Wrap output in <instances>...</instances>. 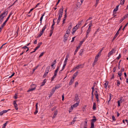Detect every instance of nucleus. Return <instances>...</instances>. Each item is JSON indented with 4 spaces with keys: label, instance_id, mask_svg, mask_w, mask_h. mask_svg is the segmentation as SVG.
Wrapping results in <instances>:
<instances>
[{
    "label": "nucleus",
    "instance_id": "nucleus-1",
    "mask_svg": "<svg viewBox=\"0 0 128 128\" xmlns=\"http://www.w3.org/2000/svg\"><path fill=\"white\" fill-rule=\"evenodd\" d=\"M10 109H8L7 110H4L0 112V116H2L4 114L6 113L8 111L10 110Z\"/></svg>",
    "mask_w": 128,
    "mask_h": 128
},
{
    "label": "nucleus",
    "instance_id": "nucleus-2",
    "mask_svg": "<svg viewBox=\"0 0 128 128\" xmlns=\"http://www.w3.org/2000/svg\"><path fill=\"white\" fill-rule=\"evenodd\" d=\"M77 26L78 25H76V26L73 28L72 30V34H74V32L76 30L78 29V27H77Z\"/></svg>",
    "mask_w": 128,
    "mask_h": 128
},
{
    "label": "nucleus",
    "instance_id": "nucleus-3",
    "mask_svg": "<svg viewBox=\"0 0 128 128\" xmlns=\"http://www.w3.org/2000/svg\"><path fill=\"white\" fill-rule=\"evenodd\" d=\"M64 10V8L63 6L60 9L59 11V13L58 14L62 15L63 11Z\"/></svg>",
    "mask_w": 128,
    "mask_h": 128
},
{
    "label": "nucleus",
    "instance_id": "nucleus-4",
    "mask_svg": "<svg viewBox=\"0 0 128 128\" xmlns=\"http://www.w3.org/2000/svg\"><path fill=\"white\" fill-rule=\"evenodd\" d=\"M46 25H45L43 27V28H42V30L41 31L40 33H41V34H42L43 32L45 30V29H46Z\"/></svg>",
    "mask_w": 128,
    "mask_h": 128
},
{
    "label": "nucleus",
    "instance_id": "nucleus-5",
    "mask_svg": "<svg viewBox=\"0 0 128 128\" xmlns=\"http://www.w3.org/2000/svg\"><path fill=\"white\" fill-rule=\"evenodd\" d=\"M36 110L34 112L35 115L38 112V103H36Z\"/></svg>",
    "mask_w": 128,
    "mask_h": 128
},
{
    "label": "nucleus",
    "instance_id": "nucleus-6",
    "mask_svg": "<svg viewBox=\"0 0 128 128\" xmlns=\"http://www.w3.org/2000/svg\"><path fill=\"white\" fill-rule=\"evenodd\" d=\"M69 36V34L68 33H66L64 36V40H67L68 39V37Z\"/></svg>",
    "mask_w": 128,
    "mask_h": 128
},
{
    "label": "nucleus",
    "instance_id": "nucleus-7",
    "mask_svg": "<svg viewBox=\"0 0 128 128\" xmlns=\"http://www.w3.org/2000/svg\"><path fill=\"white\" fill-rule=\"evenodd\" d=\"M84 40H82L80 42V43L79 44L78 46L76 48H80V46H81L82 44L84 42Z\"/></svg>",
    "mask_w": 128,
    "mask_h": 128
},
{
    "label": "nucleus",
    "instance_id": "nucleus-8",
    "mask_svg": "<svg viewBox=\"0 0 128 128\" xmlns=\"http://www.w3.org/2000/svg\"><path fill=\"white\" fill-rule=\"evenodd\" d=\"M114 50V49H112L111 51L109 52L108 55V57H110V56L112 55V54L113 53Z\"/></svg>",
    "mask_w": 128,
    "mask_h": 128
},
{
    "label": "nucleus",
    "instance_id": "nucleus-9",
    "mask_svg": "<svg viewBox=\"0 0 128 128\" xmlns=\"http://www.w3.org/2000/svg\"><path fill=\"white\" fill-rule=\"evenodd\" d=\"M78 105V103H76L75 104H74L72 106H71V108H72V106L74 108H75L76 107H77Z\"/></svg>",
    "mask_w": 128,
    "mask_h": 128
},
{
    "label": "nucleus",
    "instance_id": "nucleus-10",
    "mask_svg": "<svg viewBox=\"0 0 128 128\" xmlns=\"http://www.w3.org/2000/svg\"><path fill=\"white\" fill-rule=\"evenodd\" d=\"M78 73V72H76L73 75L72 77V78L74 79Z\"/></svg>",
    "mask_w": 128,
    "mask_h": 128
},
{
    "label": "nucleus",
    "instance_id": "nucleus-11",
    "mask_svg": "<svg viewBox=\"0 0 128 128\" xmlns=\"http://www.w3.org/2000/svg\"><path fill=\"white\" fill-rule=\"evenodd\" d=\"M84 0H78V2L77 3L78 4L81 5L82 3Z\"/></svg>",
    "mask_w": 128,
    "mask_h": 128
},
{
    "label": "nucleus",
    "instance_id": "nucleus-12",
    "mask_svg": "<svg viewBox=\"0 0 128 128\" xmlns=\"http://www.w3.org/2000/svg\"><path fill=\"white\" fill-rule=\"evenodd\" d=\"M97 120L96 118H93L91 120V123L94 124V123Z\"/></svg>",
    "mask_w": 128,
    "mask_h": 128
},
{
    "label": "nucleus",
    "instance_id": "nucleus-13",
    "mask_svg": "<svg viewBox=\"0 0 128 128\" xmlns=\"http://www.w3.org/2000/svg\"><path fill=\"white\" fill-rule=\"evenodd\" d=\"M50 67L49 66H48L46 69L45 72L48 73L49 72V70L50 69Z\"/></svg>",
    "mask_w": 128,
    "mask_h": 128
},
{
    "label": "nucleus",
    "instance_id": "nucleus-14",
    "mask_svg": "<svg viewBox=\"0 0 128 128\" xmlns=\"http://www.w3.org/2000/svg\"><path fill=\"white\" fill-rule=\"evenodd\" d=\"M119 5H118L117 6L116 8H114L113 11V13H114V12H116L117 11L118 9V8L119 6Z\"/></svg>",
    "mask_w": 128,
    "mask_h": 128
},
{
    "label": "nucleus",
    "instance_id": "nucleus-15",
    "mask_svg": "<svg viewBox=\"0 0 128 128\" xmlns=\"http://www.w3.org/2000/svg\"><path fill=\"white\" fill-rule=\"evenodd\" d=\"M96 104L95 102H94L93 103L92 108L94 110L96 109Z\"/></svg>",
    "mask_w": 128,
    "mask_h": 128
},
{
    "label": "nucleus",
    "instance_id": "nucleus-16",
    "mask_svg": "<svg viewBox=\"0 0 128 128\" xmlns=\"http://www.w3.org/2000/svg\"><path fill=\"white\" fill-rule=\"evenodd\" d=\"M74 79L72 78L71 79V80H70V82L69 83V84L70 85H72V83L74 81Z\"/></svg>",
    "mask_w": 128,
    "mask_h": 128
},
{
    "label": "nucleus",
    "instance_id": "nucleus-17",
    "mask_svg": "<svg viewBox=\"0 0 128 128\" xmlns=\"http://www.w3.org/2000/svg\"><path fill=\"white\" fill-rule=\"evenodd\" d=\"M68 57H69V54H67L66 55V58L64 62H66L67 63V60H68Z\"/></svg>",
    "mask_w": 128,
    "mask_h": 128
},
{
    "label": "nucleus",
    "instance_id": "nucleus-18",
    "mask_svg": "<svg viewBox=\"0 0 128 128\" xmlns=\"http://www.w3.org/2000/svg\"><path fill=\"white\" fill-rule=\"evenodd\" d=\"M79 99L78 95V94H76L74 98V100L77 101Z\"/></svg>",
    "mask_w": 128,
    "mask_h": 128
},
{
    "label": "nucleus",
    "instance_id": "nucleus-19",
    "mask_svg": "<svg viewBox=\"0 0 128 128\" xmlns=\"http://www.w3.org/2000/svg\"><path fill=\"white\" fill-rule=\"evenodd\" d=\"M94 95L96 96V98H97L98 97V92L97 90L95 91L94 93Z\"/></svg>",
    "mask_w": 128,
    "mask_h": 128
},
{
    "label": "nucleus",
    "instance_id": "nucleus-20",
    "mask_svg": "<svg viewBox=\"0 0 128 128\" xmlns=\"http://www.w3.org/2000/svg\"><path fill=\"white\" fill-rule=\"evenodd\" d=\"M46 79H44L43 82L40 85V86H44L45 83L46 82Z\"/></svg>",
    "mask_w": 128,
    "mask_h": 128
},
{
    "label": "nucleus",
    "instance_id": "nucleus-21",
    "mask_svg": "<svg viewBox=\"0 0 128 128\" xmlns=\"http://www.w3.org/2000/svg\"><path fill=\"white\" fill-rule=\"evenodd\" d=\"M122 100V99L120 98V100H118V106L119 107L120 106V102Z\"/></svg>",
    "mask_w": 128,
    "mask_h": 128
},
{
    "label": "nucleus",
    "instance_id": "nucleus-22",
    "mask_svg": "<svg viewBox=\"0 0 128 128\" xmlns=\"http://www.w3.org/2000/svg\"><path fill=\"white\" fill-rule=\"evenodd\" d=\"M70 25L69 26H68V29L70 30L71 29V28H72V23L71 22H70Z\"/></svg>",
    "mask_w": 128,
    "mask_h": 128
},
{
    "label": "nucleus",
    "instance_id": "nucleus-23",
    "mask_svg": "<svg viewBox=\"0 0 128 128\" xmlns=\"http://www.w3.org/2000/svg\"><path fill=\"white\" fill-rule=\"evenodd\" d=\"M44 13L42 16H41L40 18V24H42V19H43V16H44Z\"/></svg>",
    "mask_w": 128,
    "mask_h": 128
},
{
    "label": "nucleus",
    "instance_id": "nucleus-24",
    "mask_svg": "<svg viewBox=\"0 0 128 128\" xmlns=\"http://www.w3.org/2000/svg\"><path fill=\"white\" fill-rule=\"evenodd\" d=\"M40 47V46L39 45H38V46L35 48L34 50L33 51H32V53L35 52Z\"/></svg>",
    "mask_w": 128,
    "mask_h": 128
},
{
    "label": "nucleus",
    "instance_id": "nucleus-25",
    "mask_svg": "<svg viewBox=\"0 0 128 128\" xmlns=\"http://www.w3.org/2000/svg\"><path fill=\"white\" fill-rule=\"evenodd\" d=\"M83 21V20H81L78 23V24H77L78 26V27H79V26L82 23V22Z\"/></svg>",
    "mask_w": 128,
    "mask_h": 128
},
{
    "label": "nucleus",
    "instance_id": "nucleus-26",
    "mask_svg": "<svg viewBox=\"0 0 128 128\" xmlns=\"http://www.w3.org/2000/svg\"><path fill=\"white\" fill-rule=\"evenodd\" d=\"M91 30L90 29H88V30L86 32V36H87V35L90 32V31Z\"/></svg>",
    "mask_w": 128,
    "mask_h": 128
},
{
    "label": "nucleus",
    "instance_id": "nucleus-27",
    "mask_svg": "<svg viewBox=\"0 0 128 128\" xmlns=\"http://www.w3.org/2000/svg\"><path fill=\"white\" fill-rule=\"evenodd\" d=\"M120 4L121 5H123L125 2V0H121Z\"/></svg>",
    "mask_w": 128,
    "mask_h": 128
},
{
    "label": "nucleus",
    "instance_id": "nucleus-28",
    "mask_svg": "<svg viewBox=\"0 0 128 128\" xmlns=\"http://www.w3.org/2000/svg\"><path fill=\"white\" fill-rule=\"evenodd\" d=\"M32 92V88H29V90H28L27 92H28L30 93V92Z\"/></svg>",
    "mask_w": 128,
    "mask_h": 128
},
{
    "label": "nucleus",
    "instance_id": "nucleus-29",
    "mask_svg": "<svg viewBox=\"0 0 128 128\" xmlns=\"http://www.w3.org/2000/svg\"><path fill=\"white\" fill-rule=\"evenodd\" d=\"M6 22V20L4 22V23L3 24H2V25L1 26H2H2L3 27H4L6 25V22Z\"/></svg>",
    "mask_w": 128,
    "mask_h": 128
},
{
    "label": "nucleus",
    "instance_id": "nucleus-30",
    "mask_svg": "<svg viewBox=\"0 0 128 128\" xmlns=\"http://www.w3.org/2000/svg\"><path fill=\"white\" fill-rule=\"evenodd\" d=\"M60 85H57L56 86L54 87L56 89H57L58 88H60Z\"/></svg>",
    "mask_w": 128,
    "mask_h": 128
},
{
    "label": "nucleus",
    "instance_id": "nucleus-31",
    "mask_svg": "<svg viewBox=\"0 0 128 128\" xmlns=\"http://www.w3.org/2000/svg\"><path fill=\"white\" fill-rule=\"evenodd\" d=\"M108 82L107 84H106V82L104 84V88H107V85H108Z\"/></svg>",
    "mask_w": 128,
    "mask_h": 128
},
{
    "label": "nucleus",
    "instance_id": "nucleus-32",
    "mask_svg": "<svg viewBox=\"0 0 128 128\" xmlns=\"http://www.w3.org/2000/svg\"><path fill=\"white\" fill-rule=\"evenodd\" d=\"M118 76L120 77L122 76V72L120 71L118 73Z\"/></svg>",
    "mask_w": 128,
    "mask_h": 128
},
{
    "label": "nucleus",
    "instance_id": "nucleus-33",
    "mask_svg": "<svg viewBox=\"0 0 128 128\" xmlns=\"http://www.w3.org/2000/svg\"><path fill=\"white\" fill-rule=\"evenodd\" d=\"M38 66H36L34 68V69L32 70V73L34 72L35 70L37 69Z\"/></svg>",
    "mask_w": 128,
    "mask_h": 128
},
{
    "label": "nucleus",
    "instance_id": "nucleus-34",
    "mask_svg": "<svg viewBox=\"0 0 128 128\" xmlns=\"http://www.w3.org/2000/svg\"><path fill=\"white\" fill-rule=\"evenodd\" d=\"M22 48H23L24 49H26L27 48V50H26V52H27L28 50V48L26 46H25L24 47H22Z\"/></svg>",
    "mask_w": 128,
    "mask_h": 128
},
{
    "label": "nucleus",
    "instance_id": "nucleus-35",
    "mask_svg": "<svg viewBox=\"0 0 128 128\" xmlns=\"http://www.w3.org/2000/svg\"><path fill=\"white\" fill-rule=\"evenodd\" d=\"M94 124L91 123V126L90 128H94Z\"/></svg>",
    "mask_w": 128,
    "mask_h": 128
},
{
    "label": "nucleus",
    "instance_id": "nucleus-36",
    "mask_svg": "<svg viewBox=\"0 0 128 128\" xmlns=\"http://www.w3.org/2000/svg\"><path fill=\"white\" fill-rule=\"evenodd\" d=\"M76 121V120H72V122H71L70 123H71V124H73L74 122Z\"/></svg>",
    "mask_w": 128,
    "mask_h": 128
},
{
    "label": "nucleus",
    "instance_id": "nucleus-37",
    "mask_svg": "<svg viewBox=\"0 0 128 128\" xmlns=\"http://www.w3.org/2000/svg\"><path fill=\"white\" fill-rule=\"evenodd\" d=\"M92 21H91L90 22V23L89 24V28L91 27L92 25Z\"/></svg>",
    "mask_w": 128,
    "mask_h": 128
},
{
    "label": "nucleus",
    "instance_id": "nucleus-38",
    "mask_svg": "<svg viewBox=\"0 0 128 128\" xmlns=\"http://www.w3.org/2000/svg\"><path fill=\"white\" fill-rule=\"evenodd\" d=\"M44 52H42L41 54H40V56H39V58H40V57L42 56H43V55H44Z\"/></svg>",
    "mask_w": 128,
    "mask_h": 128
},
{
    "label": "nucleus",
    "instance_id": "nucleus-39",
    "mask_svg": "<svg viewBox=\"0 0 128 128\" xmlns=\"http://www.w3.org/2000/svg\"><path fill=\"white\" fill-rule=\"evenodd\" d=\"M78 49H79V48H76V50H75L74 52V55H75L76 54L77 52L78 51Z\"/></svg>",
    "mask_w": 128,
    "mask_h": 128
},
{
    "label": "nucleus",
    "instance_id": "nucleus-40",
    "mask_svg": "<svg viewBox=\"0 0 128 128\" xmlns=\"http://www.w3.org/2000/svg\"><path fill=\"white\" fill-rule=\"evenodd\" d=\"M112 96H113L112 95V94H109V100H110L111 99Z\"/></svg>",
    "mask_w": 128,
    "mask_h": 128
},
{
    "label": "nucleus",
    "instance_id": "nucleus-41",
    "mask_svg": "<svg viewBox=\"0 0 128 128\" xmlns=\"http://www.w3.org/2000/svg\"><path fill=\"white\" fill-rule=\"evenodd\" d=\"M121 61V60H120L118 63V68L119 69H120V62Z\"/></svg>",
    "mask_w": 128,
    "mask_h": 128
},
{
    "label": "nucleus",
    "instance_id": "nucleus-42",
    "mask_svg": "<svg viewBox=\"0 0 128 128\" xmlns=\"http://www.w3.org/2000/svg\"><path fill=\"white\" fill-rule=\"evenodd\" d=\"M58 112L57 110L55 111L54 112V115L56 116L58 114Z\"/></svg>",
    "mask_w": 128,
    "mask_h": 128
},
{
    "label": "nucleus",
    "instance_id": "nucleus-43",
    "mask_svg": "<svg viewBox=\"0 0 128 128\" xmlns=\"http://www.w3.org/2000/svg\"><path fill=\"white\" fill-rule=\"evenodd\" d=\"M48 74V73L45 72L44 74V75L43 76V77L44 78Z\"/></svg>",
    "mask_w": 128,
    "mask_h": 128
},
{
    "label": "nucleus",
    "instance_id": "nucleus-44",
    "mask_svg": "<svg viewBox=\"0 0 128 128\" xmlns=\"http://www.w3.org/2000/svg\"><path fill=\"white\" fill-rule=\"evenodd\" d=\"M4 12L5 13V16H6L7 15L8 13V11L6 10H5Z\"/></svg>",
    "mask_w": 128,
    "mask_h": 128
},
{
    "label": "nucleus",
    "instance_id": "nucleus-45",
    "mask_svg": "<svg viewBox=\"0 0 128 128\" xmlns=\"http://www.w3.org/2000/svg\"><path fill=\"white\" fill-rule=\"evenodd\" d=\"M56 76L54 75L53 77L52 78L51 81H52L54 80V79L55 78Z\"/></svg>",
    "mask_w": 128,
    "mask_h": 128
},
{
    "label": "nucleus",
    "instance_id": "nucleus-46",
    "mask_svg": "<svg viewBox=\"0 0 128 128\" xmlns=\"http://www.w3.org/2000/svg\"><path fill=\"white\" fill-rule=\"evenodd\" d=\"M117 85L118 86L120 85V81L119 80H117Z\"/></svg>",
    "mask_w": 128,
    "mask_h": 128
},
{
    "label": "nucleus",
    "instance_id": "nucleus-47",
    "mask_svg": "<svg viewBox=\"0 0 128 128\" xmlns=\"http://www.w3.org/2000/svg\"><path fill=\"white\" fill-rule=\"evenodd\" d=\"M116 69V67H114L113 68V72H114Z\"/></svg>",
    "mask_w": 128,
    "mask_h": 128
},
{
    "label": "nucleus",
    "instance_id": "nucleus-48",
    "mask_svg": "<svg viewBox=\"0 0 128 128\" xmlns=\"http://www.w3.org/2000/svg\"><path fill=\"white\" fill-rule=\"evenodd\" d=\"M121 57V54H120L119 55V56H118V57H117L116 58V59H117V60H118Z\"/></svg>",
    "mask_w": 128,
    "mask_h": 128
},
{
    "label": "nucleus",
    "instance_id": "nucleus-49",
    "mask_svg": "<svg viewBox=\"0 0 128 128\" xmlns=\"http://www.w3.org/2000/svg\"><path fill=\"white\" fill-rule=\"evenodd\" d=\"M118 36V35H116V34L114 35V37H113L112 40H114V39H115Z\"/></svg>",
    "mask_w": 128,
    "mask_h": 128
},
{
    "label": "nucleus",
    "instance_id": "nucleus-50",
    "mask_svg": "<svg viewBox=\"0 0 128 128\" xmlns=\"http://www.w3.org/2000/svg\"><path fill=\"white\" fill-rule=\"evenodd\" d=\"M58 18L61 19V18L62 17V15L58 14Z\"/></svg>",
    "mask_w": 128,
    "mask_h": 128
},
{
    "label": "nucleus",
    "instance_id": "nucleus-51",
    "mask_svg": "<svg viewBox=\"0 0 128 128\" xmlns=\"http://www.w3.org/2000/svg\"><path fill=\"white\" fill-rule=\"evenodd\" d=\"M56 60H55L53 61L52 63V64H53V65H54L56 64Z\"/></svg>",
    "mask_w": 128,
    "mask_h": 128
},
{
    "label": "nucleus",
    "instance_id": "nucleus-52",
    "mask_svg": "<svg viewBox=\"0 0 128 128\" xmlns=\"http://www.w3.org/2000/svg\"><path fill=\"white\" fill-rule=\"evenodd\" d=\"M112 120L114 121H115L116 120V119L115 117L114 116H112Z\"/></svg>",
    "mask_w": 128,
    "mask_h": 128
},
{
    "label": "nucleus",
    "instance_id": "nucleus-53",
    "mask_svg": "<svg viewBox=\"0 0 128 128\" xmlns=\"http://www.w3.org/2000/svg\"><path fill=\"white\" fill-rule=\"evenodd\" d=\"M56 90V89L55 88H54V87L52 88V90H51V91H52V92H54Z\"/></svg>",
    "mask_w": 128,
    "mask_h": 128
},
{
    "label": "nucleus",
    "instance_id": "nucleus-54",
    "mask_svg": "<svg viewBox=\"0 0 128 128\" xmlns=\"http://www.w3.org/2000/svg\"><path fill=\"white\" fill-rule=\"evenodd\" d=\"M59 67H60L59 66H58L57 67V68L55 70V71H56V72H58V69H59Z\"/></svg>",
    "mask_w": 128,
    "mask_h": 128
},
{
    "label": "nucleus",
    "instance_id": "nucleus-55",
    "mask_svg": "<svg viewBox=\"0 0 128 128\" xmlns=\"http://www.w3.org/2000/svg\"><path fill=\"white\" fill-rule=\"evenodd\" d=\"M16 101H14V102L13 104L14 106H17V104H16Z\"/></svg>",
    "mask_w": 128,
    "mask_h": 128
},
{
    "label": "nucleus",
    "instance_id": "nucleus-56",
    "mask_svg": "<svg viewBox=\"0 0 128 128\" xmlns=\"http://www.w3.org/2000/svg\"><path fill=\"white\" fill-rule=\"evenodd\" d=\"M8 121H6V122L5 123H4V124H3V126H6L7 125V124L8 123Z\"/></svg>",
    "mask_w": 128,
    "mask_h": 128
},
{
    "label": "nucleus",
    "instance_id": "nucleus-57",
    "mask_svg": "<svg viewBox=\"0 0 128 128\" xmlns=\"http://www.w3.org/2000/svg\"><path fill=\"white\" fill-rule=\"evenodd\" d=\"M98 0H96V2L95 4L96 6L97 5V4L98 3Z\"/></svg>",
    "mask_w": 128,
    "mask_h": 128
},
{
    "label": "nucleus",
    "instance_id": "nucleus-58",
    "mask_svg": "<svg viewBox=\"0 0 128 128\" xmlns=\"http://www.w3.org/2000/svg\"><path fill=\"white\" fill-rule=\"evenodd\" d=\"M60 19L59 18L58 19L56 22L57 24H58L60 22Z\"/></svg>",
    "mask_w": 128,
    "mask_h": 128
},
{
    "label": "nucleus",
    "instance_id": "nucleus-59",
    "mask_svg": "<svg viewBox=\"0 0 128 128\" xmlns=\"http://www.w3.org/2000/svg\"><path fill=\"white\" fill-rule=\"evenodd\" d=\"M101 51H100L99 52H98V54L97 55H98V56H100V55L101 54Z\"/></svg>",
    "mask_w": 128,
    "mask_h": 128
},
{
    "label": "nucleus",
    "instance_id": "nucleus-60",
    "mask_svg": "<svg viewBox=\"0 0 128 128\" xmlns=\"http://www.w3.org/2000/svg\"><path fill=\"white\" fill-rule=\"evenodd\" d=\"M60 0H58L57 2L56 6H55L56 7V6H57L58 4H59V2H60Z\"/></svg>",
    "mask_w": 128,
    "mask_h": 128
},
{
    "label": "nucleus",
    "instance_id": "nucleus-61",
    "mask_svg": "<svg viewBox=\"0 0 128 128\" xmlns=\"http://www.w3.org/2000/svg\"><path fill=\"white\" fill-rule=\"evenodd\" d=\"M70 30L68 29L66 31V33H68L69 34L70 33Z\"/></svg>",
    "mask_w": 128,
    "mask_h": 128
},
{
    "label": "nucleus",
    "instance_id": "nucleus-62",
    "mask_svg": "<svg viewBox=\"0 0 128 128\" xmlns=\"http://www.w3.org/2000/svg\"><path fill=\"white\" fill-rule=\"evenodd\" d=\"M99 56H98V55H97L95 57V58L96 60H98V58Z\"/></svg>",
    "mask_w": 128,
    "mask_h": 128
},
{
    "label": "nucleus",
    "instance_id": "nucleus-63",
    "mask_svg": "<svg viewBox=\"0 0 128 128\" xmlns=\"http://www.w3.org/2000/svg\"><path fill=\"white\" fill-rule=\"evenodd\" d=\"M52 33V30H50V36H51Z\"/></svg>",
    "mask_w": 128,
    "mask_h": 128
},
{
    "label": "nucleus",
    "instance_id": "nucleus-64",
    "mask_svg": "<svg viewBox=\"0 0 128 128\" xmlns=\"http://www.w3.org/2000/svg\"><path fill=\"white\" fill-rule=\"evenodd\" d=\"M66 20V18H64V19L63 20V21H62L63 24H64L65 23V21Z\"/></svg>",
    "mask_w": 128,
    "mask_h": 128
}]
</instances>
